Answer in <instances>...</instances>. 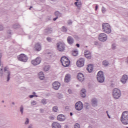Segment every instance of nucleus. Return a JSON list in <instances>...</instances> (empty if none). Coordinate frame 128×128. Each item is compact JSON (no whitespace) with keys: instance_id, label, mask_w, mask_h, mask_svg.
Returning a JSON list of instances; mask_svg holds the SVG:
<instances>
[{"instance_id":"nucleus-1","label":"nucleus","mask_w":128,"mask_h":128,"mask_svg":"<svg viewBox=\"0 0 128 128\" xmlns=\"http://www.w3.org/2000/svg\"><path fill=\"white\" fill-rule=\"evenodd\" d=\"M102 28L104 32L106 34H110L112 32V28L110 25L108 23H104L102 24Z\"/></svg>"},{"instance_id":"nucleus-2","label":"nucleus","mask_w":128,"mask_h":128,"mask_svg":"<svg viewBox=\"0 0 128 128\" xmlns=\"http://www.w3.org/2000/svg\"><path fill=\"white\" fill-rule=\"evenodd\" d=\"M60 62L63 66L65 68H68V66H70V61L68 60V58L66 56H62L60 59Z\"/></svg>"},{"instance_id":"nucleus-3","label":"nucleus","mask_w":128,"mask_h":128,"mask_svg":"<svg viewBox=\"0 0 128 128\" xmlns=\"http://www.w3.org/2000/svg\"><path fill=\"white\" fill-rule=\"evenodd\" d=\"M120 120L123 124H128V112H124L122 114Z\"/></svg>"},{"instance_id":"nucleus-4","label":"nucleus","mask_w":128,"mask_h":128,"mask_svg":"<svg viewBox=\"0 0 128 128\" xmlns=\"http://www.w3.org/2000/svg\"><path fill=\"white\" fill-rule=\"evenodd\" d=\"M112 96L114 98H115V100H118V98H120V96H122L120 90L118 88H114L113 90Z\"/></svg>"},{"instance_id":"nucleus-5","label":"nucleus","mask_w":128,"mask_h":128,"mask_svg":"<svg viewBox=\"0 0 128 128\" xmlns=\"http://www.w3.org/2000/svg\"><path fill=\"white\" fill-rule=\"evenodd\" d=\"M97 80L99 82H104V72L100 71L97 74Z\"/></svg>"},{"instance_id":"nucleus-6","label":"nucleus","mask_w":128,"mask_h":128,"mask_svg":"<svg viewBox=\"0 0 128 128\" xmlns=\"http://www.w3.org/2000/svg\"><path fill=\"white\" fill-rule=\"evenodd\" d=\"M18 60H20V62H28V56L26 55L22 54L18 56Z\"/></svg>"},{"instance_id":"nucleus-7","label":"nucleus","mask_w":128,"mask_h":128,"mask_svg":"<svg viewBox=\"0 0 128 128\" xmlns=\"http://www.w3.org/2000/svg\"><path fill=\"white\" fill-rule=\"evenodd\" d=\"M57 46L59 52H64L66 48V44L61 42L58 43Z\"/></svg>"},{"instance_id":"nucleus-8","label":"nucleus","mask_w":128,"mask_h":128,"mask_svg":"<svg viewBox=\"0 0 128 128\" xmlns=\"http://www.w3.org/2000/svg\"><path fill=\"white\" fill-rule=\"evenodd\" d=\"M98 40L100 42H106L108 40V36L104 33H101L98 36Z\"/></svg>"},{"instance_id":"nucleus-9","label":"nucleus","mask_w":128,"mask_h":128,"mask_svg":"<svg viewBox=\"0 0 128 128\" xmlns=\"http://www.w3.org/2000/svg\"><path fill=\"white\" fill-rule=\"evenodd\" d=\"M76 64L78 68H82L84 66V58H80L76 62Z\"/></svg>"},{"instance_id":"nucleus-10","label":"nucleus","mask_w":128,"mask_h":128,"mask_svg":"<svg viewBox=\"0 0 128 128\" xmlns=\"http://www.w3.org/2000/svg\"><path fill=\"white\" fill-rule=\"evenodd\" d=\"M84 108V105L81 102H77L75 104L76 110H82V108Z\"/></svg>"},{"instance_id":"nucleus-11","label":"nucleus","mask_w":128,"mask_h":128,"mask_svg":"<svg viewBox=\"0 0 128 128\" xmlns=\"http://www.w3.org/2000/svg\"><path fill=\"white\" fill-rule=\"evenodd\" d=\"M40 62H42V59L38 57L36 60L32 61V64L34 66H38V64H40Z\"/></svg>"},{"instance_id":"nucleus-12","label":"nucleus","mask_w":128,"mask_h":128,"mask_svg":"<svg viewBox=\"0 0 128 128\" xmlns=\"http://www.w3.org/2000/svg\"><path fill=\"white\" fill-rule=\"evenodd\" d=\"M60 86V83L58 82H54L52 84L53 88H54V90H58Z\"/></svg>"},{"instance_id":"nucleus-13","label":"nucleus","mask_w":128,"mask_h":128,"mask_svg":"<svg viewBox=\"0 0 128 128\" xmlns=\"http://www.w3.org/2000/svg\"><path fill=\"white\" fill-rule=\"evenodd\" d=\"M78 80H80V82H84V74L82 73H78Z\"/></svg>"},{"instance_id":"nucleus-14","label":"nucleus","mask_w":128,"mask_h":128,"mask_svg":"<svg viewBox=\"0 0 128 128\" xmlns=\"http://www.w3.org/2000/svg\"><path fill=\"white\" fill-rule=\"evenodd\" d=\"M84 56L88 60H90V58H92V54L90 51H86L84 52Z\"/></svg>"},{"instance_id":"nucleus-15","label":"nucleus","mask_w":128,"mask_h":128,"mask_svg":"<svg viewBox=\"0 0 128 128\" xmlns=\"http://www.w3.org/2000/svg\"><path fill=\"white\" fill-rule=\"evenodd\" d=\"M57 120L60 122H64L66 120V117L62 114H60L57 116Z\"/></svg>"},{"instance_id":"nucleus-16","label":"nucleus","mask_w":128,"mask_h":128,"mask_svg":"<svg viewBox=\"0 0 128 128\" xmlns=\"http://www.w3.org/2000/svg\"><path fill=\"white\" fill-rule=\"evenodd\" d=\"M52 128H61L62 126L60 124L56 122H54L52 124Z\"/></svg>"},{"instance_id":"nucleus-17","label":"nucleus","mask_w":128,"mask_h":128,"mask_svg":"<svg viewBox=\"0 0 128 128\" xmlns=\"http://www.w3.org/2000/svg\"><path fill=\"white\" fill-rule=\"evenodd\" d=\"M34 48L37 52H40L42 50V46H40V44L36 43L34 46Z\"/></svg>"},{"instance_id":"nucleus-18","label":"nucleus","mask_w":128,"mask_h":128,"mask_svg":"<svg viewBox=\"0 0 128 128\" xmlns=\"http://www.w3.org/2000/svg\"><path fill=\"white\" fill-rule=\"evenodd\" d=\"M128 76L124 75L121 78L122 84H126V80H128Z\"/></svg>"},{"instance_id":"nucleus-19","label":"nucleus","mask_w":128,"mask_h":128,"mask_svg":"<svg viewBox=\"0 0 128 128\" xmlns=\"http://www.w3.org/2000/svg\"><path fill=\"white\" fill-rule=\"evenodd\" d=\"M67 42L69 44H74V38L72 37L69 36L67 38Z\"/></svg>"},{"instance_id":"nucleus-20","label":"nucleus","mask_w":128,"mask_h":128,"mask_svg":"<svg viewBox=\"0 0 128 128\" xmlns=\"http://www.w3.org/2000/svg\"><path fill=\"white\" fill-rule=\"evenodd\" d=\"M70 75L68 74H66L64 78V82H70Z\"/></svg>"},{"instance_id":"nucleus-21","label":"nucleus","mask_w":128,"mask_h":128,"mask_svg":"<svg viewBox=\"0 0 128 128\" xmlns=\"http://www.w3.org/2000/svg\"><path fill=\"white\" fill-rule=\"evenodd\" d=\"M86 70L89 72H92V70H94V66H92V64H89Z\"/></svg>"},{"instance_id":"nucleus-22","label":"nucleus","mask_w":128,"mask_h":128,"mask_svg":"<svg viewBox=\"0 0 128 128\" xmlns=\"http://www.w3.org/2000/svg\"><path fill=\"white\" fill-rule=\"evenodd\" d=\"M38 76L40 80H44V72H40L38 74Z\"/></svg>"},{"instance_id":"nucleus-23","label":"nucleus","mask_w":128,"mask_h":128,"mask_svg":"<svg viewBox=\"0 0 128 128\" xmlns=\"http://www.w3.org/2000/svg\"><path fill=\"white\" fill-rule=\"evenodd\" d=\"M80 94H81V96H82V98L86 97V89L82 90Z\"/></svg>"},{"instance_id":"nucleus-24","label":"nucleus","mask_w":128,"mask_h":128,"mask_svg":"<svg viewBox=\"0 0 128 128\" xmlns=\"http://www.w3.org/2000/svg\"><path fill=\"white\" fill-rule=\"evenodd\" d=\"M74 4L75 6H78V8H80V6H82V2H74Z\"/></svg>"},{"instance_id":"nucleus-25","label":"nucleus","mask_w":128,"mask_h":128,"mask_svg":"<svg viewBox=\"0 0 128 128\" xmlns=\"http://www.w3.org/2000/svg\"><path fill=\"white\" fill-rule=\"evenodd\" d=\"M78 50H74L72 52V54L74 56H78Z\"/></svg>"},{"instance_id":"nucleus-26","label":"nucleus","mask_w":128,"mask_h":128,"mask_svg":"<svg viewBox=\"0 0 128 128\" xmlns=\"http://www.w3.org/2000/svg\"><path fill=\"white\" fill-rule=\"evenodd\" d=\"M103 66H108V61L106 60H104L102 62Z\"/></svg>"},{"instance_id":"nucleus-27","label":"nucleus","mask_w":128,"mask_h":128,"mask_svg":"<svg viewBox=\"0 0 128 128\" xmlns=\"http://www.w3.org/2000/svg\"><path fill=\"white\" fill-rule=\"evenodd\" d=\"M52 110L54 112H58V109L56 106H55L53 107Z\"/></svg>"},{"instance_id":"nucleus-28","label":"nucleus","mask_w":128,"mask_h":128,"mask_svg":"<svg viewBox=\"0 0 128 128\" xmlns=\"http://www.w3.org/2000/svg\"><path fill=\"white\" fill-rule=\"evenodd\" d=\"M97 102H96V99H93L92 100V106H96V104Z\"/></svg>"},{"instance_id":"nucleus-29","label":"nucleus","mask_w":128,"mask_h":128,"mask_svg":"<svg viewBox=\"0 0 128 128\" xmlns=\"http://www.w3.org/2000/svg\"><path fill=\"white\" fill-rule=\"evenodd\" d=\"M55 16H56L58 18V16H62V14L60 12L57 11L55 12Z\"/></svg>"},{"instance_id":"nucleus-30","label":"nucleus","mask_w":128,"mask_h":128,"mask_svg":"<svg viewBox=\"0 0 128 128\" xmlns=\"http://www.w3.org/2000/svg\"><path fill=\"white\" fill-rule=\"evenodd\" d=\"M62 32H67L68 29H66V28L64 26H63L62 28Z\"/></svg>"},{"instance_id":"nucleus-31","label":"nucleus","mask_w":128,"mask_h":128,"mask_svg":"<svg viewBox=\"0 0 128 128\" xmlns=\"http://www.w3.org/2000/svg\"><path fill=\"white\" fill-rule=\"evenodd\" d=\"M42 103L43 104H46V99L42 100Z\"/></svg>"},{"instance_id":"nucleus-32","label":"nucleus","mask_w":128,"mask_h":128,"mask_svg":"<svg viewBox=\"0 0 128 128\" xmlns=\"http://www.w3.org/2000/svg\"><path fill=\"white\" fill-rule=\"evenodd\" d=\"M31 104L32 106H36V102L33 100L31 102Z\"/></svg>"},{"instance_id":"nucleus-33","label":"nucleus","mask_w":128,"mask_h":128,"mask_svg":"<svg viewBox=\"0 0 128 128\" xmlns=\"http://www.w3.org/2000/svg\"><path fill=\"white\" fill-rule=\"evenodd\" d=\"M10 73L9 72H8V78H7V82H8L10 80Z\"/></svg>"},{"instance_id":"nucleus-34","label":"nucleus","mask_w":128,"mask_h":128,"mask_svg":"<svg viewBox=\"0 0 128 128\" xmlns=\"http://www.w3.org/2000/svg\"><path fill=\"white\" fill-rule=\"evenodd\" d=\"M74 128H80V124H75Z\"/></svg>"},{"instance_id":"nucleus-35","label":"nucleus","mask_w":128,"mask_h":128,"mask_svg":"<svg viewBox=\"0 0 128 128\" xmlns=\"http://www.w3.org/2000/svg\"><path fill=\"white\" fill-rule=\"evenodd\" d=\"M34 96L38 98L37 95H30L29 97L30 98H34Z\"/></svg>"},{"instance_id":"nucleus-36","label":"nucleus","mask_w":128,"mask_h":128,"mask_svg":"<svg viewBox=\"0 0 128 128\" xmlns=\"http://www.w3.org/2000/svg\"><path fill=\"white\" fill-rule=\"evenodd\" d=\"M20 112H22V114L24 112V108H22V106L20 107Z\"/></svg>"},{"instance_id":"nucleus-37","label":"nucleus","mask_w":128,"mask_h":128,"mask_svg":"<svg viewBox=\"0 0 128 128\" xmlns=\"http://www.w3.org/2000/svg\"><path fill=\"white\" fill-rule=\"evenodd\" d=\"M46 40H47L48 42H52V38H50V37L47 38Z\"/></svg>"},{"instance_id":"nucleus-38","label":"nucleus","mask_w":128,"mask_h":128,"mask_svg":"<svg viewBox=\"0 0 128 128\" xmlns=\"http://www.w3.org/2000/svg\"><path fill=\"white\" fill-rule=\"evenodd\" d=\"M48 70H49L48 67V68H46V67L44 68V70H45V72H48Z\"/></svg>"},{"instance_id":"nucleus-39","label":"nucleus","mask_w":128,"mask_h":128,"mask_svg":"<svg viewBox=\"0 0 128 128\" xmlns=\"http://www.w3.org/2000/svg\"><path fill=\"white\" fill-rule=\"evenodd\" d=\"M28 122H29L28 118H26V122H25V124H28Z\"/></svg>"},{"instance_id":"nucleus-40","label":"nucleus","mask_w":128,"mask_h":128,"mask_svg":"<svg viewBox=\"0 0 128 128\" xmlns=\"http://www.w3.org/2000/svg\"><path fill=\"white\" fill-rule=\"evenodd\" d=\"M68 24H72V21L70 20H68Z\"/></svg>"},{"instance_id":"nucleus-41","label":"nucleus","mask_w":128,"mask_h":128,"mask_svg":"<svg viewBox=\"0 0 128 128\" xmlns=\"http://www.w3.org/2000/svg\"><path fill=\"white\" fill-rule=\"evenodd\" d=\"M105 12H106V8H102V12L104 13Z\"/></svg>"},{"instance_id":"nucleus-42","label":"nucleus","mask_w":128,"mask_h":128,"mask_svg":"<svg viewBox=\"0 0 128 128\" xmlns=\"http://www.w3.org/2000/svg\"><path fill=\"white\" fill-rule=\"evenodd\" d=\"M107 114H108V117L109 118H110V115L108 114V111H106V112Z\"/></svg>"},{"instance_id":"nucleus-43","label":"nucleus","mask_w":128,"mask_h":128,"mask_svg":"<svg viewBox=\"0 0 128 128\" xmlns=\"http://www.w3.org/2000/svg\"><path fill=\"white\" fill-rule=\"evenodd\" d=\"M98 5H96V7H95V10H98Z\"/></svg>"},{"instance_id":"nucleus-44","label":"nucleus","mask_w":128,"mask_h":128,"mask_svg":"<svg viewBox=\"0 0 128 128\" xmlns=\"http://www.w3.org/2000/svg\"><path fill=\"white\" fill-rule=\"evenodd\" d=\"M50 118V120H54V116H51Z\"/></svg>"},{"instance_id":"nucleus-45","label":"nucleus","mask_w":128,"mask_h":128,"mask_svg":"<svg viewBox=\"0 0 128 128\" xmlns=\"http://www.w3.org/2000/svg\"><path fill=\"white\" fill-rule=\"evenodd\" d=\"M46 32H50V28H48L47 29H46Z\"/></svg>"},{"instance_id":"nucleus-46","label":"nucleus","mask_w":128,"mask_h":128,"mask_svg":"<svg viewBox=\"0 0 128 128\" xmlns=\"http://www.w3.org/2000/svg\"><path fill=\"white\" fill-rule=\"evenodd\" d=\"M58 17H56V18H54V19H53V20H58Z\"/></svg>"},{"instance_id":"nucleus-47","label":"nucleus","mask_w":128,"mask_h":128,"mask_svg":"<svg viewBox=\"0 0 128 128\" xmlns=\"http://www.w3.org/2000/svg\"><path fill=\"white\" fill-rule=\"evenodd\" d=\"M76 46H77V48H80V44H76Z\"/></svg>"},{"instance_id":"nucleus-48","label":"nucleus","mask_w":128,"mask_h":128,"mask_svg":"<svg viewBox=\"0 0 128 128\" xmlns=\"http://www.w3.org/2000/svg\"><path fill=\"white\" fill-rule=\"evenodd\" d=\"M6 70H8V68L6 67L4 68V72H6Z\"/></svg>"},{"instance_id":"nucleus-49","label":"nucleus","mask_w":128,"mask_h":128,"mask_svg":"<svg viewBox=\"0 0 128 128\" xmlns=\"http://www.w3.org/2000/svg\"><path fill=\"white\" fill-rule=\"evenodd\" d=\"M68 92H69V94H70V92H72V90H68Z\"/></svg>"},{"instance_id":"nucleus-50","label":"nucleus","mask_w":128,"mask_h":128,"mask_svg":"<svg viewBox=\"0 0 128 128\" xmlns=\"http://www.w3.org/2000/svg\"><path fill=\"white\" fill-rule=\"evenodd\" d=\"M33 94H34V96H36V93H35V92H33Z\"/></svg>"},{"instance_id":"nucleus-51","label":"nucleus","mask_w":128,"mask_h":128,"mask_svg":"<svg viewBox=\"0 0 128 128\" xmlns=\"http://www.w3.org/2000/svg\"><path fill=\"white\" fill-rule=\"evenodd\" d=\"M70 116H72V112H70Z\"/></svg>"},{"instance_id":"nucleus-52","label":"nucleus","mask_w":128,"mask_h":128,"mask_svg":"<svg viewBox=\"0 0 128 128\" xmlns=\"http://www.w3.org/2000/svg\"><path fill=\"white\" fill-rule=\"evenodd\" d=\"M76 2H78V0H76Z\"/></svg>"},{"instance_id":"nucleus-53","label":"nucleus","mask_w":128,"mask_h":128,"mask_svg":"<svg viewBox=\"0 0 128 128\" xmlns=\"http://www.w3.org/2000/svg\"><path fill=\"white\" fill-rule=\"evenodd\" d=\"M32 8V7H30V8Z\"/></svg>"},{"instance_id":"nucleus-54","label":"nucleus","mask_w":128,"mask_h":128,"mask_svg":"<svg viewBox=\"0 0 128 128\" xmlns=\"http://www.w3.org/2000/svg\"><path fill=\"white\" fill-rule=\"evenodd\" d=\"M114 46V44H113V45H112V46Z\"/></svg>"},{"instance_id":"nucleus-55","label":"nucleus","mask_w":128,"mask_h":128,"mask_svg":"<svg viewBox=\"0 0 128 128\" xmlns=\"http://www.w3.org/2000/svg\"><path fill=\"white\" fill-rule=\"evenodd\" d=\"M2 102H4V101L3 100V101H2Z\"/></svg>"},{"instance_id":"nucleus-56","label":"nucleus","mask_w":128,"mask_h":128,"mask_svg":"<svg viewBox=\"0 0 128 128\" xmlns=\"http://www.w3.org/2000/svg\"><path fill=\"white\" fill-rule=\"evenodd\" d=\"M126 128H128V127H127Z\"/></svg>"}]
</instances>
